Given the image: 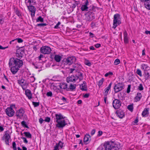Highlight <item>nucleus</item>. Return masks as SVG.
Returning a JSON list of instances; mask_svg holds the SVG:
<instances>
[{
	"instance_id": "ea45409f",
	"label": "nucleus",
	"mask_w": 150,
	"mask_h": 150,
	"mask_svg": "<svg viewBox=\"0 0 150 150\" xmlns=\"http://www.w3.org/2000/svg\"><path fill=\"white\" fill-rule=\"evenodd\" d=\"M76 85H73L72 84H70L69 86V89H70L71 90H73L76 88Z\"/></svg>"
},
{
	"instance_id": "423d86ee",
	"label": "nucleus",
	"mask_w": 150,
	"mask_h": 150,
	"mask_svg": "<svg viewBox=\"0 0 150 150\" xmlns=\"http://www.w3.org/2000/svg\"><path fill=\"white\" fill-rule=\"evenodd\" d=\"M76 59L74 56H71L68 57L64 59V63L65 65H70L75 62Z\"/></svg>"
},
{
	"instance_id": "052dcab7",
	"label": "nucleus",
	"mask_w": 150,
	"mask_h": 150,
	"mask_svg": "<svg viewBox=\"0 0 150 150\" xmlns=\"http://www.w3.org/2000/svg\"><path fill=\"white\" fill-rule=\"evenodd\" d=\"M103 134V132L101 131H99L98 132V136L100 137Z\"/></svg>"
},
{
	"instance_id": "6e6d98bb",
	"label": "nucleus",
	"mask_w": 150,
	"mask_h": 150,
	"mask_svg": "<svg viewBox=\"0 0 150 150\" xmlns=\"http://www.w3.org/2000/svg\"><path fill=\"white\" fill-rule=\"evenodd\" d=\"M61 23L58 22L56 25L54 26V28L55 29H58L59 28V26L60 24Z\"/></svg>"
},
{
	"instance_id": "4be33fe9",
	"label": "nucleus",
	"mask_w": 150,
	"mask_h": 150,
	"mask_svg": "<svg viewBox=\"0 0 150 150\" xmlns=\"http://www.w3.org/2000/svg\"><path fill=\"white\" fill-rule=\"evenodd\" d=\"M142 97V96L141 93L138 92L137 93V96L135 98V100L136 102L139 101L141 100Z\"/></svg>"
},
{
	"instance_id": "a211bd4d",
	"label": "nucleus",
	"mask_w": 150,
	"mask_h": 150,
	"mask_svg": "<svg viewBox=\"0 0 150 150\" xmlns=\"http://www.w3.org/2000/svg\"><path fill=\"white\" fill-rule=\"evenodd\" d=\"M112 84V83L111 82L109 84V85L105 89V93H104L105 96H107L108 95V93L110 89L111 85Z\"/></svg>"
},
{
	"instance_id": "e433bc0d",
	"label": "nucleus",
	"mask_w": 150,
	"mask_h": 150,
	"mask_svg": "<svg viewBox=\"0 0 150 150\" xmlns=\"http://www.w3.org/2000/svg\"><path fill=\"white\" fill-rule=\"evenodd\" d=\"M21 124L23 127L27 128H29V127L26 125V122L24 121H22L21 122Z\"/></svg>"
},
{
	"instance_id": "680f3d73",
	"label": "nucleus",
	"mask_w": 150,
	"mask_h": 150,
	"mask_svg": "<svg viewBox=\"0 0 150 150\" xmlns=\"http://www.w3.org/2000/svg\"><path fill=\"white\" fill-rule=\"evenodd\" d=\"M45 120H43L42 118H40L39 119V122L40 124H42L43 122Z\"/></svg>"
},
{
	"instance_id": "de8ad7c7",
	"label": "nucleus",
	"mask_w": 150,
	"mask_h": 150,
	"mask_svg": "<svg viewBox=\"0 0 150 150\" xmlns=\"http://www.w3.org/2000/svg\"><path fill=\"white\" fill-rule=\"evenodd\" d=\"M51 89H52L54 90H57V87L54 86L53 84H52L51 85Z\"/></svg>"
},
{
	"instance_id": "9d476101",
	"label": "nucleus",
	"mask_w": 150,
	"mask_h": 150,
	"mask_svg": "<svg viewBox=\"0 0 150 150\" xmlns=\"http://www.w3.org/2000/svg\"><path fill=\"white\" fill-rule=\"evenodd\" d=\"M121 105V103L118 99H115L112 102V105L115 109H117L120 108Z\"/></svg>"
},
{
	"instance_id": "473e14b6",
	"label": "nucleus",
	"mask_w": 150,
	"mask_h": 150,
	"mask_svg": "<svg viewBox=\"0 0 150 150\" xmlns=\"http://www.w3.org/2000/svg\"><path fill=\"white\" fill-rule=\"evenodd\" d=\"M28 85V83L24 82V83H23V84L21 86H22L23 89V90H25L27 88Z\"/></svg>"
},
{
	"instance_id": "2f4dec72",
	"label": "nucleus",
	"mask_w": 150,
	"mask_h": 150,
	"mask_svg": "<svg viewBox=\"0 0 150 150\" xmlns=\"http://www.w3.org/2000/svg\"><path fill=\"white\" fill-rule=\"evenodd\" d=\"M87 15L88 16H87V20L88 21H91L95 18L94 16L93 15H89L88 14Z\"/></svg>"
},
{
	"instance_id": "7c9ffc66",
	"label": "nucleus",
	"mask_w": 150,
	"mask_h": 150,
	"mask_svg": "<svg viewBox=\"0 0 150 150\" xmlns=\"http://www.w3.org/2000/svg\"><path fill=\"white\" fill-rule=\"evenodd\" d=\"M10 138V136L8 133L5 134L3 137V140L9 139Z\"/></svg>"
},
{
	"instance_id": "6ab92c4d",
	"label": "nucleus",
	"mask_w": 150,
	"mask_h": 150,
	"mask_svg": "<svg viewBox=\"0 0 150 150\" xmlns=\"http://www.w3.org/2000/svg\"><path fill=\"white\" fill-rule=\"evenodd\" d=\"M144 3L145 7L148 10H150V0H146Z\"/></svg>"
},
{
	"instance_id": "6e6552de",
	"label": "nucleus",
	"mask_w": 150,
	"mask_h": 150,
	"mask_svg": "<svg viewBox=\"0 0 150 150\" xmlns=\"http://www.w3.org/2000/svg\"><path fill=\"white\" fill-rule=\"evenodd\" d=\"M124 86V84L122 82L115 84L114 87L115 93H117L123 89Z\"/></svg>"
},
{
	"instance_id": "7ed1b4c3",
	"label": "nucleus",
	"mask_w": 150,
	"mask_h": 150,
	"mask_svg": "<svg viewBox=\"0 0 150 150\" xmlns=\"http://www.w3.org/2000/svg\"><path fill=\"white\" fill-rule=\"evenodd\" d=\"M83 78V75L82 73L79 72L76 75H71L70 76L67 78V82H75L78 79L79 80V81L82 80Z\"/></svg>"
},
{
	"instance_id": "bb28decb",
	"label": "nucleus",
	"mask_w": 150,
	"mask_h": 150,
	"mask_svg": "<svg viewBox=\"0 0 150 150\" xmlns=\"http://www.w3.org/2000/svg\"><path fill=\"white\" fill-rule=\"evenodd\" d=\"M27 6L29 11L31 12L33 11H36V8L34 6L31 5Z\"/></svg>"
},
{
	"instance_id": "a878e982",
	"label": "nucleus",
	"mask_w": 150,
	"mask_h": 150,
	"mask_svg": "<svg viewBox=\"0 0 150 150\" xmlns=\"http://www.w3.org/2000/svg\"><path fill=\"white\" fill-rule=\"evenodd\" d=\"M141 68L142 69L144 70V71H147V70L149 69V67L147 65L144 64H142L141 65Z\"/></svg>"
},
{
	"instance_id": "a19ab883",
	"label": "nucleus",
	"mask_w": 150,
	"mask_h": 150,
	"mask_svg": "<svg viewBox=\"0 0 150 150\" xmlns=\"http://www.w3.org/2000/svg\"><path fill=\"white\" fill-rule=\"evenodd\" d=\"M138 89L141 91H142L144 89V87L142 83H140L139 84V86H138Z\"/></svg>"
},
{
	"instance_id": "aec40b11",
	"label": "nucleus",
	"mask_w": 150,
	"mask_h": 150,
	"mask_svg": "<svg viewBox=\"0 0 150 150\" xmlns=\"http://www.w3.org/2000/svg\"><path fill=\"white\" fill-rule=\"evenodd\" d=\"M124 43L125 44L128 43L129 42V40L127 37V33L126 31H125L124 33Z\"/></svg>"
},
{
	"instance_id": "37998d69",
	"label": "nucleus",
	"mask_w": 150,
	"mask_h": 150,
	"mask_svg": "<svg viewBox=\"0 0 150 150\" xmlns=\"http://www.w3.org/2000/svg\"><path fill=\"white\" fill-rule=\"evenodd\" d=\"M12 148L13 150H17L16 144L14 142L12 143Z\"/></svg>"
},
{
	"instance_id": "774afa93",
	"label": "nucleus",
	"mask_w": 150,
	"mask_h": 150,
	"mask_svg": "<svg viewBox=\"0 0 150 150\" xmlns=\"http://www.w3.org/2000/svg\"><path fill=\"white\" fill-rule=\"evenodd\" d=\"M61 100H62L64 102H66L67 101V99L64 97H63L61 98Z\"/></svg>"
},
{
	"instance_id": "49530a36",
	"label": "nucleus",
	"mask_w": 150,
	"mask_h": 150,
	"mask_svg": "<svg viewBox=\"0 0 150 150\" xmlns=\"http://www.w3.org/2000/svg\"><path fill=\"white\" fill-rule=\"evenodd\" d=\"M32 103L35 107H37L39 105V102H33Z\"/></svg>"
},
{
	"instance_id": "39448f33",
	"label": "nucleus",
	"mask_w": 150,
	"mask_h": 150,
	"mask_svg": "<svg viewBox=\"0 0 150 150\" xmlns=\"http://www.w3.org/2000/svg\"><path fill=\"white\" fill-rule=\"evenodd\" d=\"M103 146V150H111L115 148L114 143L112 141L105 143Z\"/></svg>"
},
{
	"instance_id": "72a5a7b5",
	"label": "nucleus",
	"mask_w": 150,
	"mask_h": 150,
	"mask_svg": "<svg viewBox=\"0 0 150 150\" xmlns=\"http://www.w3.org/2000/svg\"><path fill=\"white\" fill-rule=\"evenodd\" d=\"M104 81L103 78H102L100 80H99L98 83V85L99 87H100L103 84V83Z\"/></svg>"
},
{
	"instance_id": "3c124183",
	"label": "nucleus",
	"mask_w": 150,
	"mask_h": 150,
	"mask_svg": "<svg viewBox=\"0 0 150 150\" xmlns=\"http://www.w3.org/2000/svg\"><path fill=\"white\" fill-rule=\"evenodd\" d=\"M131 85H129L128 86V87L127 89V93H129L130 91Z\"/></svg>"
},
{
	"instance_id": "864d4df0",
	"label": "nucleus",
	"mask_w": 150,
	"mask_h": 150,
	"mask_svg": "<svg viewBox=\"0 0 150 150\" xmlns=\"http://www.w3.org/2000/svg\"><path fill=\"white\" fill-rule=\"evenodd\" d=\"M30 82L33 83L34 81L35 80V78L33 76H31L30 79Z\"/></svg>"
},
{
	"instance_id": "c03bdc74",
	"label": "nucleus",
	"mask_w": 150,
	"mask_h": 150,
	"mask_svg": "<svg viewBox=\"0 0 150 150\" xmlns=\"http://www.w3.org/2000/svg\"><path fill=\"white\" fill-rule=\"evenodd\" d=\"M136 73L137 74L139 75L140 76H142V72L141 70L138 69H137Z\"/></svg>"
},
{
	"instance_id": "b1692460",
	"label": "nucleus",
	"mask_w": 150,
	"mask_h": 150,
	"mask_svg": "<svg viewBox=\"0 0 150 150\" xmlns=\"http://www.w3.org/2000/svg\"><path fill=\"white\" fill-rule=\"evenodd\" d=\"M149 108H145L144 109L142 113L143 117H146V115H148L149 114Z\"/></svg>"
},
{
	"instance_id": "a18cd8bd",
	"label": "nucleus",
	"mask_w": 150,
	"mask_h": 150,
	"mask_svg": "<svg viewBox=\"0 0 150 150\" xmlns=\"http://www.w3.org/2000/svg\"><path fill=\"white\" fill-rule=\"evenodd\" d=\"M15 43L16 42V41L17 40V42L18 43H22L23 42V40L21 38H17L15 39Z\"/></svg>"
},
{
	"instance_id": "cd10ccee",
	"label": "nucleus",
	"mask_w": 150,
	"mask_h": 150,
	"mask_svg": "<svg viewBox=\"0 0 150 150\" xmlns=\"http://www.w3.org/2000/svg\"><path fill=\"white\" fill-rule=\"evenodd\" d=\"M144 75L146 80H147L150 78L149 73H148L147 71H144Z\"/></svg>"
},
{
	"instance_id": "ddd939ff",
	"label": "nucleus",
	"mask_w": 150,
	"mask_h": 150,
	"mask_svg": "<svg viewBox=\"0 0 150 150\" xmlns=\"http://www.w3.org/2000/svg\"><path fill=\"white\" fill-rule=\"evenodd\" d=\"M91 140V137L88 134H86L84 136L83 139V142L85 144H86L89 142Z\"/></svg>"
},
{
	"instance_id": "f3484780",
	"label": "nucleus",
	"mask_w": 150,
	"mask_h": 150,
	"mask_svg": "<svg viewBox=\"0 0 150 150\" xmlns=\"http://www.w3.org/2000/svg\"><path fill=\"white\" fill-rule=\"evenodd\" d=\"M59 86L61 89H66L67 91L69 90V88L67 87V85L66 83H61L60 84Z\"/></svg>"
},
{
	"instance_id": "79ce46f5",
	"label": "nucleus",
	"mask_w": 150,
	"mask_h": 150,
	"mask_svg": "<svg viewBox=\"0 0 150 150\" xmlns=\"http://www.w3.org/2000/svg\"><path fill=\"white\" fill-rule=\"evenodd\" d=\"M120 63V61L119 59H116L114 61V64L115 65H117Z\"/></svg>"
},
{
	"instance_id": "58836bf2",
	"label": "nucleus",
	"mask_w": 150,
	"mask_h": 150,
	"mask_svg": "<svg viewBox=\"0 0 150 150\" xmlns=\"http://www.w3.org/2000/svg\"><path fill=\"white\" fill-rule=\"evenodd\" d=\"M127 109L131 111H132L133 109V104L129 105L127 107Z\"/></svg>"
},
{
	"instance_id": "5701e85b",
	"label": "nucleus",
	"mask_w": 150,
	"mask_h": 150,
	"mask_svg": "<svg viewBox=\"0 0 150 150\" xmlns=\"http://www.w3.org/2000/svg\"><path fill=\"white\" fill-rule=\"evenodd\" d=\"M62 58L61 56L59 55L55 54L54 57L55 60L57 62H59Z\"/></svg>"
},
{
	"instance_id": "393cba45",
	"label": "nucleus",
	"mask_w": 150,
	"mask_h": 150,
	"mask_svg": "<svg viewBox=\"0 0 150 150\" xmlns=\"http://www.w3.org/2000/svg\"><path fill=\"white\" fill-rule=\"evenodd\" d=\"M73 67L74 69H76V70H77L81 69V66L80 64H76L73 65Z\"/></svg>"
},
{
	"instance_id": "8fccbe9b",
	"label": "nucleus",
	"mask_w": 150,
	"mask_h": 150,
	"mask_svg": "<svg viewBox=\"0 0 150 150\" xmlns=\"http://www.w3.org/2000/svg\"><path fill=\"white\" fill-rule=\"evenodd\" d=\"M18 83L21 85L24 82V80L23 79H21V80H18Z\"/></svg>"
},
{
	"instance_id": "13d9d810",
	"label": "nucleus",
	"mask_w": 150,
	"mask_h": 150,
	"mask_svg": "<svg viewBox=\"0 0 150 150\" xmlns=\"http://www.w3.org/2000/svg\"><path fill=\"white\" fill-rule=\"evenodd\" d=\"M44 120L45 122H49L50 120V118L49 117H46Z\"/></svg>"
},
{
	"instance_id": "412c9836",
	"label": "nucleus",
	"mask_w": 150,
	"mask_h": 150,
	"mask_svg": "<svg viewBox=\"0 0 150 150\" xmlns=\"http://www.w3.org/2000/svg\"><path fill=\"white\" fill-rule=\"evenodd\" d=\"M25 94L26 96L30 99L32 98V94L31 91L28 89L25 91Z\"/></svg>"
},
{
	"instance_id": "69168bd1",
	"label": "nucleus",
	"mask_w": 150,
	"mask_h": 150,
	"mask_svg": "<svg viewBox=\"0 0 150 150\" xmlns=\"http://www.w3.org/2000/svg\"><path fill=\"white\" fill-rule=\"evenodd\" d=\"M95 46L96 48H98L101 46V45L100 44L97 43L95 45Z\"/></svg>"
},
{
	"instance_id": "9b49d317",
	"label": "nucleus",
	"mask_w": 150,
	"mask_h": 150,
	"mask_svg": "<svg viewBox=\"0 0 150 150\" xmlns=\"http://www.w3.org/2000/svg\"><path fill=\"white\" fill-rule=\"evenodd\" d=\"M90 0H87L85 1L84 4L82 5L81 9L82 11H86L88 10V8L87 6L89 3Z\"/></svg>"
},
{
	"instance_id": "f257e3e1",
	"label": "nucleus",
	"mask_w": 150,
	"mask_h": 150,
	"mask_svg": "<svg viewBox=\"0 0 150 150\" xmlns=\"http://www.w3.org/2000/svg\"><path fill=\"white\" fill-rule=\"evenodd\" d=\"M9 67L11 68V70L12 74H16L23 65V62L19 59L11 58L10 59L8 63Z\"/></svg>"
},
{
	"instance_id": "4468645a",
	"label": "nucleus",
	"mask_w": 150,
	"mask_h": 150,
	"mask_svg": "<svg viewBox=\"0 0 150 150\" xmlns=\"http://www.w3.org/2000/svg\"><path fill=\"white\" fill-rule=\"evenodd\" d=\"M24 53V51L23 50H20L18 52L16 53V56L17 57L21 59Z\"/></svg>"
},
{
	"instance_id": "603ef678",
	"label": "nucleus",
	"mask_w": 150,
	"mask_h": 150,
	"mask_svg": "<svg viewBox=\"0 0 150 150\" xmlns=\"http://www.w3.org/2000/svg\"><path fill=\"white\" fill-rule=\"evenodd\" d=\"M47 25V24L45 23H39L37 25V26H46Z\"/></svg>"
},
{
	"instance_id": "2eb2a0df",
	"label": "nucleus",
	"mask_w": 150,
	"mask_h": 150,
	"mask_svg": "<svg viewBox=\"0 0 150 150\" xmlns=\"http://www.w3.org/2000/svg\"><path fill=\"white\" fill-rule=\"evenodd\" d=\"M86 82L84 81L83 83L80 85V87L82 91H86L88 90Z\"/></svg>"
},
{
	"instance_id": "09e8293b",
	"label": "nucleus",
	"mask_w": 150,
	"mask_h": 150,
	"mask_svg": "<svg viewBox=\"0 0 150 150\" xmlns=\"http://www.w3.org/2000/svg\"><path fill=\"white\" fill-rule=\"evenodd\" d=\"M84 62H85V64L86 65H88L89 66H90L91 65V63L90 62H89L88 61L86 60Z\"/></svg>"
},
{
	"instance_id": "dca6fc26",
	"label": "nucleus",
	"mask_w": 150,
	"mask_h": 150,
	"mask_svg": "<svg viewBox=\"0 0 150 150\" xmlns=\"http://www.w3.org/2000/svg\"><path fill=\"white\" fill-rule=\"evenodd\" d=\"M116 113L117 116L120 118H123L125 115L124 112L122 110H120L117 111Z\"/></svg>"
},
{
	"instance_id": "f03ea898",
	"label": "nucleus",
	"mask_w": 150,
	"mask_h": 150,
	"mask_svg": "<svg viewBox=\"0 0 150 150\" xmlns=\"http://www.w3.org/2000/svg\"><path fill=\"white\" fill-rule=\"evenodd\" d=\"M56 122L57 123L56 125V127L59 128H63L65 125H67L65 120H62L65 118L62 114L59 113L56 114Z\"/></svg>"
},
{
	"instance_id": "c85d7f7f",
	"label": "nucleus",
	"mask_w": 150,
	"mask_h": 150,
	"mask_svg": "<svg viewBox=\"0 0 150 150\" xmlns=\"http://www.w3.org/2000/svg\"><path fill=\"white\" fill-rule=\"evenodd\" d=\"M14 11L16 14L19 17L21 16V13L17 8H14Z\"/></svg>"
},
{
	"instance_id": "0eeeda50",
	"label": "nucleus",
	"mask_w": 150,
	"mask_h": 150,
	"mask_svg": "<svg viewBox=\"0 0 150 150\" xmlns=\"http://www.w3.org/2000/svg\"><path fill=\"white\" fill-rule=\"evenodd\" d=\"M13 107H15V105H11L10 107L7 108L5 110L6 114L9 117L13 116L15 112L12 108Z\"/></svg>"
},
{
	"instance_id": "0e129e2a",
	"label": "nucleus",
	"mask_w": 150,
	"mask_h": 150,
	"mask_svg": "<svg viewBox=\"0 0 150 150\" xmlns=\"http://www.w3.org/2000/svg\"><path fill=\"white\" fill-rule=\"evenodd\" d=\"M96 132V130L95 129H93L91 132V134L92 135H94Z\"/></svg>"
},
{
	"instance_id": "f704fd0d",
	"label": "nucleus",
	"mask_w": 150,
	"mask_h": 150,
	"mask_svg": "<svg viewBox=\"0 0 150 150\" xmlns=\"http://www.w3.org/2000/svg\"><path fill=\"white\" fill-rule=\"evenodd\" d=\"M44 21L43 18L41 16H39L36 19V22H43Z\"/></svg>"
},
{
	"instance_id": "c756f323",
	"label": "nucleus",
	"mask_w": 150,
	"mask_h": 150,
	"mask_svg": "<svg viewBox=\"0 0 150 150\" xmlns=\"http://www.w3.org/2000/svg\"><path fill=\"white\" fill-rule=\"evenodd\" d=\"M23 134L27 138H32V135L29 132H24Z\"/></svg>"
},
{
	"instance_id": "338daca9",
	"label": "nucleus",
	"mask_w": 150,
	"mask_h": 150,
	"mask_svg": "<svg viewBox=\"0 0 150 150\" xmlns=\"http://www.w3.org/2000/svg\"><path fill=\"white\" fill-rule=\"evenodd\" d=\"M54 150H59V146L57 145L56 144L54 146Z\"/></svg>"
},
{
	"instance_id": "4d7b16f0",
	"label": "nucleus",
	"mask_w": 150,
	"mask_h": 150,
	"mask_svg": "<svg viewBox=\"0 0 150 150\" xmlns=\"http://www.w3.org/2000/svg\"><path fill=\"white\" fill-rule=\"evenodd\" d=\"M113 73L111 72H109L108 73H106L105 75V77L108 76L109 75H112Z\"/></svg>"
},
{
	"instance_id": "1a4fd4ad",
	"label": "nucleus",
	"mask_w": 150,
	"mask_h": 150,
	"mask_svg": "<svg viewBox=\"0 0 150 150\" xmlns=\"http://www.w3.org/2000/svg\"><path fill=\"white\" fill-rule=\"evenodd\" d=\"M40 50L41 52L44 54H49L51 51V48L47 46L42 47Z\"/></svg>"
},
{
	"instance_id": "bf43d9fd",
	"label": "nucleus",
	"mask_w": 150,
	"mask_h": 150,
	"mask_svg": "<svg viewBox=\"0 0 150 150\" xmlns=\"http://www.w3.org/2000/svg\"><path fill=\"white\" fill-rule=\"evenodd\" d=\"M21 139L23 140L24 143L26 144H27L28 143V141L26 138L25 137H22Z\"/></svg>"
},
{
	"instance_id": "f8f14e48",
	"label": "nucleus",
	"mask_w": 150,
	"mask_h": 150,
	"mask_svg": "<svg viewBox=\"0 0 150 150\" xmlns=\"http://www.w3.org/2000/svg\"><path fill=\"white\" fill-rule=\"evenodd\" d=\"M24 113V110L22 109L21 108L16 111V115L18 118H21L23 116Z\"/></svg>"
},
{
	"instance_id": "c9c22d12",
	"label": "nucleus",
	"mask_w": 150,
	"mask_h": 150,
	"mask_svg": "<svg viewBox=\"0 0 150 150\" xmlns=\"http://www.w3.org/2000/svg\"><path fill=\"white\" fill-rule=\"evenodd\" d=\"M64 143L61 141H59L58 143L56 144V145L58 146H59L61 149H62Z\"/></svg>"
},
{
	"instance_id": "5fc2aeb1",
	"label": "nucleus",
	"mask_w": 150,
	"mask_h": 150,
	"mask_svg": "<svg viewBox=\"0 0 150 150\" xmlns=\"http://www.w3.org/2000/svg\"><path fill=\"white\" fill-rule=\"evenodd\" d=\"M46 95L48 96L52 97V93L51 91H50L47 93Z\"/></svg>"
},
{
	"instance_id": "e2e57ef3",
	"label": "nucleus",
	"mask_w": 150,
	"mask_h": 150,
	"mask_svg": "<svg viewBox=\"0 0 150 150\" xmlns=\"http://www.w3.org/2000/svg\"><path fill=\"white\" fill-rule=\"evenodd\" d=\"M90 95V94L88 93H86L83 96V97L86 98H88Z\"/></svg>"
},
{
	"instance_id": "20e7f679",
	"label": "nucleus",
	"mask_w": 150,
	"mask_h": 150,
	"mask_svg": "<svg viewBox=\"0 0 150 150\" xmlns=\"http://www.w3.org/2000/svg\"><path fill=\"white\" fill-rule=\"evenodd\" d=\"M120 15L118 13L115 14L114 16L113 28L115 29L121 23V19Z\"/></svg>"
},
{
	"instance_id": "4c0bfd02",
	"label": "nucleus",
	"mask_w": 150,
	"mask_h": 150,
	"mask_svg": "<svg viewBox=\"0 0 150 150\" xmlns=\"http://www.w3.org/2000/svg\"><path fill=\"white\" fill-rule=\"evenodd\" d=\"M25 3L27 6L31 5V0H25Z\"/></svg>"
}]
</instances>
